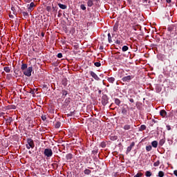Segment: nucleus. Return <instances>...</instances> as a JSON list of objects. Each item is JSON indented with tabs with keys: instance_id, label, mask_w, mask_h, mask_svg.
I'll return each instance as SVG.
<instances>
[{
	"instance_id": "37998d69",
	"label": "nucleus",
	"mask_w": 177,
	"mask_h": 177,
	"mask_svg": "<svg viewBox=\"0 0 177 177\" xmlns=\"http://www.w3.org/2000/svg\"><path fill=\"white\" fill-rule=\"evenodd\" d=\"M30 1H31V0H27V2H30Z\"/></svg>"
},
{
	"instance_id": "ea45409f",
	"label": "nucleus",
	"mask_w": 177,
	"mask_h": 177,
	"mask_svg": "<svg viewBox=\"0 0 177 177\" xmlns=\"http://www.w3.org/2000/svg\"><path fill=\"white\" fill-rule=\"evenodd\" d=\"M166 2H167V3H171V0H166Z\"/></svg>"
},
{
	"instance_id": "6e6552de",
	"label": "nucleus",
	"mask_w": 177,
	"mask_h": 177,
	"mask_svg": "<svg viewBox=\"0 0 177 177\" xmlns=\"http://www.w3.org/2000/svg\"><path fill=\"white\" fill-rule=\"evenodd\" d=\"M133 146H135V142H133L130 146L127 147V153H129L131 150H132V147H133Z\"/></svg>"
},
{
	"instance_id": "b1692460",
	"label": "nucleus",
	"mask_w": 177,
	"mask_h": 177,
	"mask_svg": "<svg viewBox=\"0 0 177 177\" xmlns=\"http://www.w3.org/2000/svg\"><path fill=\"white\" fill-rule=\"evenodd\" d=\"M146 176L149 177V176H151V172H150L149 171H147L145 173Z\"/></svg>"
},
{
	"instance_id": "e433bc0d",
	"label": "nucleus",
	"mask_w": 177,
	"mask_h": 177,
	"mask_svg": "<svg viewBox=\"0 0 177 177\" xmlns=\"http://www.w3.org/2000/svg\"><path fill=\"white\" fill-rule=\"evenodd\" d=\"M101 146H102V147H106V144L102 143V144H101Z\"/></svg>"
},
{
	"instance_id": "f8f14e48",
	"label": "nucleus",
	"mask_w": 177,
	"mask_h": 177,
	"mask_svg": "<svg viewBox=\"0 0 177 177\" xmlns=\"http://www.w3.org/2000/svg\"><path fill=\"white\" fill-rule=\"evenodd\" d=\"M160 114L162 117H165L167 115V112L164 110H161Z\"/></svg>"
},
{
	"instance_id": "c03bdc74",
	"label": "nucleus",
	"mask_w": 177,
	"mask_h": 177,
	"mask_svg": "<svg viewBox=\"0 0 177 177\" xmlns=\"http://www.w3.org/2000/svg\"><path fill=\"white\" fill-rule=\"evenodd\" d=\"M143 1H145L146 2L147 0H143Z\"/></svg>"
},
{
	"instance_id": "cd10ccee",
	"label": "nucleus",
	"mask_w": 177,
	"mask_h": 177,
	"mask_svg": "<svg viewBox=\"0 0 177 177\" xmlns=\"http://www.w3.org/2000/svg\"><path fill=\"white\" fill-rule=\"evenodd\" d=\"M158 165H160V161L158 160L153 163L154 167H158Z\"/></svg>"
},
{
	"instance_id": "393cba45",
	"label": "nucleus",
	"mask_w": 177,
	"mask_h": 177,
	"mask_svg": "<svg viewBox=\"0 0 177 177\" xmlns=\"http://www.w3.org/2000/svg\"><path fill=\"white\" fill-rule=\"evenodd\" d=\"M94 64L95 67H100V66H102V64H100V62H95Z\"/></svg>"
},
{
	"instance_id": "dca6fc26",
	"label": "nucleus",
	"mask_w": 177,
	"mask_h": 177,
	"mask_svg": "<svg viewBox=\"0 0 177 177\" xmlns=\"http://www.w3.org/2000/svg\"><path fill=\"white\" fill-rule=\"evenodd\" d=\"M108 41L109 44H111V42H113V41L111 40V35L110 33L108 34Z\"/></svg>"
},
{
	"instance_id": "a878e982",
	"label": "nucleus",
	"mask_w": 177,
	"mask_h": 177,
	"mask_svg": "<svg viewBox=\"0 0 177 177\" xmlns=\"http://www.w3.org/2000/svg\"><path fill=\"white\" fill-rule=\"evenodd\" d=\"M147 151H150L151 150V145H149L146 147Z\"/></svg>"
},
{
	"instance_id": "4be33fe9",
	"label": "nucleus",
	"mask_w": 177,
	"mask_h": 177,
	"mask_svg": "<svg viewBox=\"0 0 177 177\" xmlns=\"http://www.w3.org/2000/svg\"><path fill=\"white\" fill-rule=\"evenodd\" d=\"M158 176L159 177H164V171H160L158 172Z\"/></svg>"
},
{
	"instance_id": "7c9ffc66",
	"label": "nucleus",
	"mask_w": 177,
	"mask_h": 177,
	"mask_svg": "<svg viewBox=\"0 0 177 177\" xmlns=\"http://www.w3.org/2000/svg\"><path fill=\"white\" fill-rule=\"evenodd\" d=\"M143 176V174L142 173H138L134 177H142Z\"/></svg>"
},
{
	"instance_id": "39448f33",
	"label": "nucleus",
	"mask_w": 177,
	"mask_h": 177,
	"mask_svg": "<svg viewBox=\"0 0 177 177\" xmlns=\"http://www.w3.org/2000/svg\"><path fill=\"white\" fill-rule=\"evenodd\" d=\"M35 6V3H34V2H31L30 5H28V12H32V10H34Z\"/></svg>"
},
{
	"instance_id": "aec40b11",
	"label": "nucleus",
	"mask_w": 177,
	"mask_h": 177,
	"mask_svg": "<svg viewBox=\"0 0 177 177\" xmlns=\"http://www.w3.org/2000/svg\"><path fill=\"white\" fill-rule=\"evenodd\" d=\"M115 104H118V106H120L121 101L119 99H115Z\"/></svg>"
},
{
	"instance_id": "bb28decb",
	"label": "nucleus",
	"mask_w": 177,
	"mask_h": 177,
	"mask_svg": "<svg viewBox=\"0 0 177 177\" xmlns=\"http://www.w3.org/2000/svg\"><path fill=\"white\" fill-rule=\"evenodd\" d=\"M66 158H67V160H71V158H73V155H71V154H68V155L66 156Z\"/></svg>"
},
{
	"instance_id": "ddd939ff",
	"label": "nucleus",
	"mask_w": 177,
	"mask_h": 177,
	"mask_svg": "<svg viewBox=\"0 0 177 177\" xmlns=\"http://www.w3.org/2000/svg\"><path fill=\"white\" fill-rule=\"evenodd\" d=\"M26 68H27V64H23L21 65V70H22V71L24 72V71H26Z\"/></svg>"
},
{
	"instance_id": "9b49d317",
	"label": "nucleus",
	"mask_w": 177,
	"mask_h": 177,
	"mask_svg": "<svg viewBox=\"0 0 177 177\" xmlns=\"http://www.w3.org/2000/svg\"><path fill=\"white\" fill-rule=\"evenodd\" d=\"M151 145L156 149L157 148V146H158V142L156 140L153 141Z\"/></svg>"
},
{
	"instance_id": "473e14b6",
	"label": "nucleus",
	"mask_w": 177,
	"mask_h": 177,
	"mask_svg": "<svg viewBox=\"0 0 177 177\" xmlns=\"http://www.w3.org/2000/svg\"><path fill=\"white\" fill-rule=\"evenodd\" d=\"M62 84L66 86V85H67V80H62Z\"/></svg>"
},
{
	"instance_id": "a211bd4d",
	"label": "nucleus",
	"mask_w": 177,
	"mask_h": 177,
	"mask_svg": "<svg viewBox=\"0 0 177 177\" xmlns=\"http://www.w3.org/2000/svg\"><path fill=\"white\" fill-rule=\"evenodd\" d=\"M129 48L127 46H124L122 48V52H127Z\"/></svg>"
},
{
	"instance_id": "2f4dec72",
	"label": "nucleus",
	"mask_w": 177,
	"mask_h": 177,
	"mask_svg": "<svg viewBox=\"0 0 177 177\" xmlns=\"http://www.w3.org/2000/svg\"><path fill=\"white\" fill-rule=\"evenodd\" d=\"M57 57H59V59H62V57H63V54H62L61 53H58Z\"/></svg>"
},
{
	"instance_id": "412c9836",
	"label": "nucleus",
	"mask_w": 177,
	"mask_h": 177,
	"mask_svg": "<svg viewBox=\"0 0 177 177\" xmlns=\"http://www.w3.org/2000/svg\"><path fill=\"white\" fill-rule=\"evenodd\" d=\"M165 143V140H164V139L160 140L159 142V145L160 146H162V145H164Z\"/></svg>"
},
{
	"instance_id": "a18cd8bd",
	"label": "nucleus",
	"mask_w": 177,
	"mask_h": 177,
	"mask_svg": "<svg viewBox=\"0 0 177 177\" xmlns=\"http://www.w3.org/2000/svg\"><path fill=\"white\" fill-rule=\"evenodd\" d=\"M29 153H31L30 151H29Z\"/></svg>"
},
{
	"instance_id": "f03ea898",
	"label": "nucleus",
	"mask_w": 177,
	"mask_h": 177,
	"mask_svg": "<svg viewBox=\"0 0 177 177\" xmlns=\"http://www.w3.org/2000/svg\"><path fill=\"white\" fill-rule=\"evenodd\" d=\"M44 154L46 156V157L50 158L53 156V151L51 149H44Z\"/></svg>"
},
{
	"instance_id": "a19ab883",
	"label": "nucleus",
	"mask_w": 177,
	"mask_h": 177,
	"mask_svg": "<svg viewBox=\"0 0 177 177\" xmlns=\"http://www.w3.org/2000/svg\"><path fill=\"white\" fill-rule=\"evenodd\" d=\"M133 30H135V31H136V27L133 26Z\"/></svg>"
},
{
	"instance_id": "c756f323",
	"label": "nucleus",
	"mask_w": 177,
	"mask_h": 177,
	"mask_svg": "<svg viewBox=\"0 0 177 177\" xmlns=\"http://www.w3.org/2000/svg\"><path fill=\"white\" fill-rule=\"evenodd\" d=\"M80 8L82 10H86V7H85V6L84 4H82L80 6Z\"/></svg>"
},
{
	"instance_id": "c9c22d12",
	"label": "nucleus",
	"mask_w": 177,
	"mask_h": 177,
	"mask_svg": "<svg viewBox=\"0 0 177 177\" xmlns=\"http://www.w3.org/2000/svg\"><path fill=\"white\" fill-rule=\"evenodd\" d=\"M174 174L175 176H177V170H174Z\"/></svg>"
},
{
	"instance_id": "f257e3e1",
	"label": "nucleus",
	"mask_w": 177,
	"mask_h": 177,
	"mask_svg": "<svg viewBox=\"0 0 177 177\" xmlns=\"http://www.w3.org/2000/svg\"><path fill=\"white\" fill-rule=\"evenodd\" d=\"M35 147V145L34 144V140L31 138H28L27 144H26V149L30 150V149H34Z\"/></svg>"
},
{
	"instance_id": "5701e85b",
	"label": "nucleus",
	"mask_w": 177,
	"mask_h": 177,
	"mask_svg": "<svg viewBox=\"0 0 177 177\" xmlns=\"http://www.w3.org/2000/svg\"><path fill=\"white\" fill-rule=\"evenodd\" d=\"M62 125V123L60 122H57L55 124V128H59Z\"/></svg>"
},
{
	"instance_id": "4c0bfd02",
	"label": "nucleus",
	"mask_w": 177,
	"mask_h": 177,
	"mask_svg": "<svg viewBox=\"0 0 177 177\" xmlns=\"http://www.w3.org/2000/svg\"><path fill=\"white\" fill-rule=\"evenodd\" d=\"M46 10L49 12L50 10V6H47Z\"/></svg>"
},
{
	"instance_id": "423d86ee",
	"label": "nucleus",
	"mask_w": 177,
	"mask_h": 177,
	"mask_svg": "<svg viewBox=\"0 0 177 177\" xmlns=\"http://www.w3.org/2000/svg\"><path fill=\"white\" fill-rule=\"evenodd\" d=\"M132 80V76L131 75H128L126 77H122V80L123 81V82H129V81Z\"/></svg>"
},
{
	"instance_id": "79ce46f5",
	"label": "nucleus",
	"mask_w": 177,
	"mask_h": 177,
	"mask_svg": "<svg viewBox=\"0 0 177 177\" xmlns=\"http://www.w3.org/2000/svg\"><path fill=\"white\" fill-rule=\"evenodd\" d=\"M113 30L114 31H117V28L114 27Z\"/></svg>"
},
{
	"instance_id": "2eb2a0df",
	"label": "nucleus",
	"mask_w": 177,
	"mask_h": 177,
	"mask_svg": "<svg viewBox=\"0 0 177 177\" xmlns=\"http://www.w3.org/2000/svg\"><path fill=\"white\" fill-rule=\"evenodd\" d=\"M3 70L6 73H10V68H9V66H5Z\"/></svg>"
},
{
	"instance_id": "f3484780",
	"label": "nucleus",
	"mask_w": 177,
	"mask_h": 177,
	"mask_svg": "<svg viewBox=\"0 0 177 177\" xmlns=\"http://www.w3.org/2000/svg\"><path fill=\"white\" fill-rule=\"evenodd\" d=\"M127 113H128V111L125 108H123L122 110V113L124 114V115H127Z\"/></svg>"
},
{
	"instance_id": "4468645a",
	"label": "nucleus",
	"mask_w": 177,
	"mask_h": 177,
	"mask_svg": "<svg viewBox=\"0 0 177 177\" xmlns=\"http://www.w3.org/2000/svg\"><path fill=\"white\" fill-rule=\"evenodd\" d=\"M87 5H88V6H89V7L93 6V1H92V0H88V2H87Z\"/></svg>"
},
{
	"instance_id": "7ed1b4c3",
	"label": "nucleus",
	"mask_w": 177,
	"mask_h": 177,
	"mask_svg": "<svg viewBox=\"0 0 177 177\" xmlns=\"http://www.w3.org/2000/svg\"><path fill=\"white\" fill-rule=\"evenodd\" d=\"M23 73L26 77H31V73H32V67H28L25 71H24Z\"/></svg>"
},
{
	"instance_id": "72a5a7b5",
	"label": "nucleus",
	"mask_w": 177,
	"mask_h": 177,
	"mask_svg": "<svg viewBox=\"0 0 177 177\" xmlns=\"http://www.w3.org/2000/svg\"><path fill=\"white\" fill-rule=\"evenodd\" d=\"M141 129H142V131H145V129H146V126L145 125H142L141 126Z\"/></svg>"
},
{
	"instance_id": "9d476101",
	"label": "nucleus",
	"mask_w": 177,
	"mask_h": 177,
	"mask_svg": "<svg viewBox=\"0 0 177 177\" xmlns=\"http://www.w3.org/2000/svg\"><path fill=\"white\" fill-rule=\"evenodd\" d=\"M58 6L60 8V9H67V6L64 4L59 3Z\"/></svg>"
},
{
	"instance_id": "0eeeda50",
	"label": "nucleus",
	"mask_w": 177,
	"mask_h": 177,
	"mask_svg": "<svg viewBox=\"0 0 177 177\" xmlns=\"http://www.w3.org/2000/svg\"><path fill=\"white\" fill-rule=\"evenodd\" d=\"M91 77H93V78H94V80H96L97 81H98L99 80V77H97V75H96V73H95L93 71H91L90 73Z\"/></svg>"
},
{
	"instance_id": "20e7f679",
	"label": "nucleus",
	"mask_w": 177,
	"mask_h": 177,
	"mask_svg": "<svg viewBox=\"0 0 177 177\" xmlns=\"http://www.w3.org/2000/svg\"><path fill=\"white\" fill-rule=\"evenodd\" d=\"M133 127H136V126H133V125H131V124H125L123 127V129H124V131H133Z\"/></svg>"
},
{
	"instance_id": "6ab92c4d",
	"label": "nucleus",
	"mask_w": 177,
	"mask_h": 177,
	"mask_svg": "<svg viewBox=\"0 0 177 177\" xmlns=\"http://www.w3.org/2000/svg\"><path fill=\"white\" fill-rule=\"evenodd\" d=\"M108 81H109V82L113 83L114 81H115V79L114 77H109V78L108 79Z\"/></svg>"
},
{
	"instance_id": "1a4fd4ad",
	"label": "nucleus",
	"mask_w": 177,
	"mask_h": 177,
	"mask_svg": "<svg viewBox=\"0 0 177 177\" xmlns=\"http://www.w3.org/2000/svg\"><path fill=\"white\" fill-rule=\"evenodd\" d=\"M102 103L104 106H106V104L107 103V97L106 95L102 97Z\"/></svg>"
},
{
	"instance_id": "c85d7f7f",
	"label": "nucleus",
	"mask_w": 177,
	"mask_h": 177,
	"mask_svg": "<svg viewBox=\"0 0 177 177\" xmlns=\"http://www.w3.org/2000/svg\"><path fill=\"white\" fill-rule=\"evenodd\" d=\"M84 174L86 175H89V174H91V170H89V169L84 170Z\"/></svg>"
},
{
	"instance_id": "f704fd0d",
	"label": "nucleus",
	"mask_w": 177,
	"mask_h": 177,
	"mask_svg": "<svg viewBox=\"0 0 177 177\" xmlns=\"http://www.w3.org/2000/svg\"><path fill=\"white\" fill-rule=\"evenodd\" d=\"M41 119L43 120V121H45V120H46V117H45V116H41Z\"/></svg>"
},
{
	"instance_id": "58836bf2",
	"label": "nucleus",
	"mask_w": 177,
	"mask_h": 177,
	"mask_svg": "<svg viewBox=\"0 0 177 177\" xmlns=\"http://www.w3.org/2000/svg\"><path fill=\"white\" fill-rule=\"evenodd\" d=\"M129 102H131V103H133V102H134V101H133V99L130 98V99H129Z\"/></svg>"
}]
</instances>
